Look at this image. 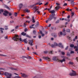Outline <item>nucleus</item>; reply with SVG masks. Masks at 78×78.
<instances>
[{"mask_svg": "<svg viewBox=\"0 0 78 78\" xmlns=\"http://www.w3.org/2000/svg\"><path fill=\"white\" fill-rule=\"evenodd\" d=\"M26 18H27V19H30V18L28 16H26Z\"/></svg>", "mask_w": 78, "mask_h": 78, "instance_id": "50", "label": "nucleus"}, {"mask_svg": "<svg viewBox=\"0 0 78 78\" xmlns=\"http://www.w3.org/2000/svg\"><path fill=\"white\" fill-rule=\"evenodd\" d=\"M33 53H34V54H35V55H37V53H36V52H33Z\"/></svg>", "mask_w": 78, "mask_h": 78, "instance_id": "56", "label": "nucleus"}, {"mask_svg": "<svg viewBox=\"0 0 78 78\" xmlns=\"http://www.w3.org/2000/svg\"><path fill=\"white\" fill-rule=\"evenodd\" d=\"M39 3H36L35 4H34L36 6V5H38Z\"/></svg>", "mask_w": 78, "mask_h": 78, "instance_id": "60", "label": "nucleus"}, {"mask_svg": "<svg viewBox=\"0 0 78 78\" xmlns=\"http://www.w3.org/2000/svg\"><path fill=\"white\" fill-rule=\"evenodd\" d=\"M58 36V35H57V34H56L54 36V37H56Z\"/></svg>", "mask_w": 78, "mask_h": 78, "instance_id": "41", "label": "nucleus"}, {"mask_svg": "<svg viewBox=\"0 0 78 78\" xmlns=\"http://www.w3.org/2000/svg\"><path fill=\"white\" fill-rule=\"evenodd\" d=\"M9 16H11L12 15V13H11L10 12L9 13Z\"/></svg>", "mask_w": 78, "mask_h": 78, "instance_id": "44", "label": "nucleus"}, {"mask_svg": "<svg viewBox=\"0 0 78 78\" xmlns=\"http://www.w3.org/2000/svg\"><path fill=\"white\" fill-rule=\"evenodd\" d=\"M69 48V46H67L65 48V50H68V48Z\"/></svg>", "mask_w": 78, "mask_h": 78, "instance_id": "43", "label": "nucleus"}, {"mask_svg": "<svg viewBox=\"0 0 78 78\" xmlns=\"http://www.w3.org/2000/svg\"><path fill=\"white\" fill-rule=\"evenodd\" d=\"M75 51H78V48L76 49L75 50Z\"/></svg>", "mask_w": 78, "mask_h": 78, "instance_id": "58", "label": "nucleus"}, {"mask_svg": "<svg viewBox=\"0 0 78 78\" xmlns=\"http://www.w3.org/2000/svg\"><path fill=\"white\" fill-rule=\"evenodd\" d=\"M43 59H45V60H48L49 61H50V58H49L48 57H43Z\"/></svg>", "mask_w": 78, "mask_h": 78, "instance_id": "8", "label": "nucleus"}, {"mask_svg": "<svg viewBox=\"0 0 78 78\" xmlns=\"http://www.w3.org/2000/svg\"><path fill=\"white\" fill-rule=\"evenodd\" d=\"M34 9L35 10H39V8L37 7V6H35L34 8Z\"/></svg>", "mask_w": 78, "mask_h": 78, "instance_id": "13", "label": "nucleus"}, {"mask_svg": "<svg viewBox=\"0 0 78 78\" xmlns=\"http://www.w3.org/2000/svg\"><path fill=\"white\" fill-rule=\"evenodd\" d=\"M19 6L20 9H20H21V8H22V6H23V4L22 3L20 4L19 5Z\"/></svg>", "mask_w": 78, "mask_h": 78, "instance_id": "10", "label": "nucleus"}, {"mask_svg": "<svg viewBox=\"0 0 78 78\" xmlns=\"http://www.w3.org/2000/svg\"><path fill=\"white\" fill-rule=\"evenodd\" d=\"M27 25H26V24L25 23H24V25L23 26L24 27H26V26Z\"/></svg>", "mask_w": 78, "mask_h": 78, "instance_id": "61", "label": "nucleus"}, {"mask_svg": "<svg viewBox=\"0 0 78 78\" xmlns=\"http://www.w3.org/2000/svg\"><path fill=\"white\" fill-rule=\"evenodd\" d=\"M38 38H39V39H41V36L39 35L38 36Z\"/></svg>", "mask_w": 78, "mask_h": 78, "instance_id": "62", "label": "nucleus"}, {"mask_svg": "<svg viewBox=\"0 0 78 78\" xmlns=\"http://www.w3.org/2000/svg\"><path fill=\"white\" fill-rule=\"evenodd\" d=\"M3 14L4 16H8V14H7V13H3Z\"/></svg>", "mask_w": 78, "mask_h": 78, "instance_id": "28", "label": "nucleus"}, {"mask_svg": "<svg viewBox=\"0 0 78 78\" xmlns=\"http://www.w3.org/2000/svg\"><path fill=\"white\" fill-rule=\"evenodd\" d=\"M33 78H42V77L38 76H36L34 77Z\"/></svg>", "mask_w": 78, "mask_h": 78, "instance_id": "19", "label": "nucleus"}, {"mask_svg": "<svg viewBox=\"0 0 78 78\" xmlns=\"http://www.w3.org/2000/svg\"><path fill=\"white\" fill-rule=\"evenodd\" d=\"M59 23V20H58L56 21L55 22L56 23Z\"/></svg>", "mask_w": 78, "mask_h": 78, "instance_id": "34", "label": "nucleus"}, {"mask_svg": "<svg viewBox=\"0 0 78 78\" xmlns=\"http://www.w3.org/2000/svg\"><path fill=\"white\" fill-rule=\"evenodd\" d=\"M62 55H65V53L64 52H62Z\"/></svg>", "mask_w": 78, "mask_h": 78, "instance_id": "63", "label": "nucleus"}, {"mask_svg": "<svg viewBox=\"0 0 78 78\" xmlns=\"http://www.w3.org/2000/svg\"><path fill=\"white\" fill-rule=\"evenodd\" d=\"M52 60L55 61H58L59 62V60L58 59V57H54L52 58Z\"/></svg>", "mask_w": 78, "mask_h": 78, "instance_id": "4", "label": "nucleus"}, {"mask_svg": "<svg viewBox=\"0 0 78 78\" xmlns=\"http://www.w3.org/2000/svg\"><path fill=\"white\" fill-rule=\"evenodd\" d=\"M29 44H30V45H33V41H32V40H29Z\"/></svg>", "mask_w": 78, "mask_h": 78, "instance_id": "9", "label": "nucleus"}, {"mask_svg": "<svg viewBox=\"0 0 78 78\" xmlns=\"http://www.w3.org/2000/svg\"><path fill=\"white\" fill-rule=\"evenodd\" d=\"M72 72L73 73H70L69 74L70 75V76H76V72L73 70H72Z\"/></svg>", "mask_w": 78, "mask_h": 78, "instance_id": "5", "label": "nucleus"}, {"mask_svg": "<svg viewBox=\"0 0 78 78\" xmlns=\"http://www.w3.org/2000/svg\"><path fill=\"white\" fill-rule=\"evenodd\" d=\"M51 15H52V16H53L54 17L53 18V19H54L55 20L56 19V17H55L54 16H55V14H52Z\"/></svg>", "mask_w": 78, "mask_h": 78, "instance_id": "23", "label": "nucleus"}, {"mask_svg": "<svg viewBox=\"0 0 78 78\" xmlns=\"http://www.w3.org/2000/svg\"><path fill=\"white\" fill-rule=\"evenodd\" d=\"M67 38H68V39H69V40H70V38H71V37L68 36L67 37Z\"/></svg>", "mask_w": 78, "mask_h": 78, "instance_id": "33", "label": "nucleus"}, {"mask_svg": "<svg viewBox=\"0 0 78 78\" xmlns=\"http://www.w3.org/2000/svg\"><path fill=\"white\" fill-rule=\"evenodd\" d=\"M71 4L73 5L74 4V2L72 1L71 2Z\"/></svg>", "mask_w": 78, "mask_h": 78, "instance_id": "40", "label": "nucleus"}, {"mask_svg": "<svg viewBox=\"0 0 78 78\" xmlns=\"http://www.w3.org/2000/svg\"><path fill=\"white\" fill-rule=\"evenodd\" d=\"M5 13H6V14H8V12L7 11H5Z\"/></svg>", "mask_w": 78, "mask_h": 78, "instance_id": "45", "label": "nucleus"}, {"mask_svg": "<svg viewBox=\"0 0 78 78\" xmlns=\"http://www.w3.org/2000/svg\"><path fill=\"white\" fill-rule=\"evenodd\" d=\"M53 17H54L53 16V15H51L48 20L46 21V23H48V22L51 21V20L53 19Z\"/></svg>", "mask_w": 78, "mask_h": 78, "instance_id": "3", "label": "nucleus"}, {"mask_svg": "<svg viewBox=\"0 0 78 78\" xmlns=\"http://www.w3.org/2000/svg\"><path fill=\"white\" fill-rule=\"evenodd\" d=\"M21 35H23V36H25L26 35V33H24V32H22L21 34Z\"/></svg>", "mask_w": 78, "mask_h": 78, "instance_id": "20", "label": "nucleus"}, {"mask_svg": "<svg viewBox=\"0 0 78 78\" xmlns=\"http://www.w3.org/2000/svg\"><path fill=\"white\" fill-rule=\"evenodd\" d=\"M71 14L72 15H71L72 17L73 16H74V13H73V12H72Z\"/></svg>", "mask_w": 78, "mask_h": 78, "instance_id": "42", "label": "nucleus"}, {"mask_svg": "<svg viewBox=\"0 0 78 78\" xmlns=\"http://www.w3.org/2000/svg\"><path fill=\"white\" fill-rule=\"evenodd\" d=\"M33 33L34 34H36V30H34L33 31Z\"/></svg>", "mask_w": 78, "mask_h": 78, "instance_id": "36", "label": "nucleus"}, {"mask_svg": "<svg viewBox=\"0 0 78 78\" xmlns=\"http://www.w3.org/2000/svg\"><path fill=\"white\" fill-rule=\"evenodd\" d=\"M5 39H8V37L6 36L4 37Z\"/></svg>", "mask_w": 78, "mask_h": 78, "instance_id": "53", "label": "nucleus"}, {"mask_svg": "<svg viewBox=\"0 0 78 78\" xmlns=\"http://www.w3.org/2000/svg\"><path fill=\"white\" fill-rule=\"evenodd\" d=\"M48 4V2H47L44 5H47Z\"/></svg>", "mask_w": 78, "mask_h": 78, "instance_id": "57", "label": "nucleus"}, {"mask_svg": "<svg viewBox=\"0 0 78 78\" xmlns=\"http://www.w3.org/2000/svg\"><path fill=\"white\" fill-rule=\"evenodd\" d=\"M26 12H27V13H28V12H30V11L28 9H26Z\"/></svg>", "mask_w": 78, "mask_h": 78, "instance_id": "27", "label": "nucleus"}, {"mask_svg": "<svg viewBox=\"0 0 78 78\" xmlns=\"http://www.w3.org/2000/svg\"><path fill=\"white\" fill-rule=\"evenodd\" d=\"M39 24H37L35 26L36 28H37V27H38V26H39Z\"/></svg>", "mask_w": 78, "mask_h": 78, "instance_id": "30", "label": "nucleus"}, {"mask_svg": "<svg viewBox=\"0 0 78 78\" xmlns=\"http://www.w3.org/2000/svg\"><path fill=\"white\" fill-rule=\"evenodd\" d=\"M21 74L22 75V77H24V78H25L26 77H27L28 76V75L25 73H21Z\"/></svg>", "mask_w": 78, "mask_h": 78, "instance_id": "7", "label": "nucleus"}, {"mask_svg": "<svg viewBox=\"0 0 78 78\" xmlns=\"http://www.w3.org/2000/svg\"><path fill=\"white\" fill-rule=\"evenodd\" d=\"M66 61V59H65L63 58L62 60H59V62H65Z\"/></svg>", "mask_w": 78, "mask_h": 78, "instance_id": "11", "label": "nucleus"}, {"mask_svg": "<svg viewBox=\"0 0 78 78\" xmlns=\"http://www.w3.org/2000/svg\"><path fill=\"white\" fill-rule=\"evenodd\" d=\"M62 35H63V36H66V33H64V34L63 33Z\"/></svg>", "mask_w": 78, "mask_h": 78, "instance_id": "52", "label": "nucleus"}, {"mask_svg": "<svg viewBox=\"0 0 78 78\" xmlns=\"http://www.w3.org/2000/svg\"><path fill=\"white\" fill-rule=\"evenodd\" d=\"M54 45H55V47L56 46H58V44L57 43H56V42H54Z\"/></svg>", "mask_w": 78, "mask_h": 78, "instance_id": "26", "label": "nucleus"}, {"mask_svg": "<svg viewBox=\"0 0 78 78\" xmlns=\"http://www.w3.org/2000/svg\"><path fill=\"white\" fill-rule=\"evenodd\" d=\"M58 46L59 47H60V48H64V47L63 46V45H62V44L61 43H59V44H58Z\"/></svg>", "mask_w": 78, "mask_h": 78, "instance_id": "6", "label": "nucleus"}, {"mask_svg": "<svg viewBox=\"0 0 78 78\" xmlns=\"http://www.w3.org/2000/svg\"><path fill=\"white\" fill-rule=\"evenodd\" d=\"M66 31V32H67L68 33H70V30L69 29H67Z\"/></svg>", "mask_w": 78, "mask_h": 78, "instance_id": "17", "label": "nucleus"}, {"mask_svg": "<svg viewBox=\"0 0 78 78\" xmlns=\"http://www.w3.org/2000/svg\"><path fill=\"white\" fill-rule=\"evenodd\" d=\"M44 53H45V54H46L48 53V51H44Z\"/></svg>", "mask_w": 78, "mask_h": 78, "instance_id": "49", "label": "nucleus"}, {"mask_svg": "<svg viewBox=\"0 0 78 78\" xmlns=\"http://www.w3.org/2000/svg\"><path fill=\"white\" fill-rule=\"evenodd\" d=\"M69 64L72 65V64H73V62H69Z\"/></svg>", "mask_w": 78, "mask_h": 78, "instance_id": "47", "label": "nucleus"}, {"mask_svg": "<svg viewBox=\"0 0 78 78\" xmlns=\"http://www.w3.org/2000/svg\"><path fill=\"white\" fill-rule=\"evenodd\" d=\"M51 47H52V48H54L55 47V45H54L53 44H52L51 45Z\"/></svg>", "mask_w": 78, "mask_h": 78, "instance_id": "29", "label": "nucleus"}, {"mask_svg": "<svg viewBox=\"0 0 78 78\" xmlns=\"http://www.w3.org/2000/svg\"><path fill=\"white\" fill-rule=\"evenodd\" d=\"M5 7L6 8L8 9H9V10H10V9L9 8V7H8V6L6 5H5Z\"/></svg>", "mask_w": 78, "mask_h": 78, "instance_id": "15", "label": "nucleus"}, {"mask_svg": "<svg viewBox=\"0 0 78 78\" xmlns=\"http://www.w3.org/2000/svg\"><path fill=\"white\" fill-rule=\"evenodd\" d=\"M55 9H56V10L57 11V10H58L59 9H58V7H55Z\"/></svg>", "mask_w": 78, "mask_h": 78, "instance_id": "38", "label": "nucleus"}, {"mask_svg": "<svg viewBox=\"0 0 78 78\" xmlns=\"http://www.w3.org/2000/svg\"><path fill=\"white\" fill-rule=\"evenodd\" d=\"M67 3H65L63 5V6H67Z\"/></svg>", "mask_w": 78, "mask_h": 78, "instance_id": "37", "label": "nucleus"}, {"mask_svg": "<svg viewBox=\"0 0 78 78\" xmlns=\"http://www.w3.org/2000/svg\"><path fill=\"white\" fill-rule=\"evenodd\" d=\"M11 69H12V70H17V69L16 68H11Z\"/></svg>", "mask_w": 78, "mask_h": 78, "instance_id": "22", "label": "nucleus"}, {"mask_svg": "<svg viewBox=\"0 0 78 78\" xmlns=\"http://www.w3.org/2000/svg\"><path fill=\"white\" fill-rule=\"evenodd\" d=\"M70 53H71V54L72 53H74V51H71Z\"/></svg>", "mask_w": 78, "mask_h": 78, "instance_id": "59", "label": "nucleus"}, {"mask_svg": "<svg viewBox=\"0 0 78 78\" xmlns=\"http://www.w3.org/2000/svg\"><path fill=\"white\" fill-rule=\"evenodd\" d=\"M41 36L42 37H44V36H45V34H42Z\"/></svg>", "mask_w": 78, "mask_h": 78, "instance_id": "46", "label": "nucleus"}, {"mask_svg": "<svg viewBox=\"0 0 78 78\" xmlns=\"http://www.w3.org/2000/svg\"><path fill=\"white\" fill-rule=\"evenodd\" d=\"M63 34H62V32H59L58 33L59 36V37H61V35H62Z\"/></svg>", "mask_w": 78, "mask_h": 78, "instance_id": "12", "label": "nucleus"}, {"mask_svg": "<svg viewBox=\"0 0 78 78\" xmlns=\"http://www.w3.org/2000/svg\"><path fill=\"white\" fill-rule=\"evenodd\" d=\"M14 78H21V77L20 76H15L14 77Z\"/></svg>", "mask_w": 78, "mask_h": 78, "instance_id": "25", "label": "nucleus"}, {"mask_svg": "<svg viewBox=\"0 0 78 78\" xmlns=\"http://www.w3.org/2000/svg\"><path fill=\"white\" fill-rule=\"evenodd\" d=\"M32 22L33 23H35V20H34V16L32 17Z\"/></svg>", "mask_w": 78, "mask_h": 78, "instance_id": "18", "label": "nucleus"}, {"mask_svg": "<svg viewBox=\"0 0 78 78\" xmlns=\"http://www.w3.org/2000/svg\"><path fill=\"white\" fill-rule=\"evenodd\" d=\"M19 28V26H17L16 27H15V29H17Z\"/></svg>", "mask_w": 78, "mask_h": 78, "instance_id": "51", "label": "nucleus"}, {"mask_svg": "<svg viewBox=\"0 0 78 78\" xmlns=\"http://www.w3.org/2000/svg\"><path fill=\"white\" fill-rule=\"evenodd\" d=\"M76 60H77V62H78V57L76 58Z\"/></svg>", "mask_w": 78, "mask_h": 78, "instance_id": "64", "label": "nucleus"}, {"mask_svg": "<svg viewBox=\"0 0 78 78\" xmlns=\"http://www.w3.org/2000/svg\"><path fill=\"white\" fill-rule=\"evenodd\" d=\"M27 59H31V57L30 56H27Z\"/></svg>", "mask_w": 78, "mask_h": 78, "instance_id": "21", "label": "nucleus"}, {"mask_svg": "<svg viewBox=\"0 0 78 78\" xmlns=\"http://www.w3.org/2000/svg\"><path fill=\"white\" fill-rule=\"evenodd\" d=\"M67 56H70V54H69V53H67Z\"/></svg>", "mask_w": 78, "mask_h": 78, "instance_id": "39", "label": "nucleus"}, {"mask_svg": "<svg viewBox=\"0 0 78 78\" xmlns=\"http://www.w3.org/2000/svg\"><path fill=\"white\" fill-rule=\"evenodd\" d=\"M67 22H69L70 21V19H67Z\"/></svg>", "mask_w": 78, "mask_h": 78, "instance_id": "48", "label": "nucleus"}, {"mask_svg": "<svg viewBox=\"0 0 78 78\" xmlns=\"http://www.w3.org/2000/svg\"><path fill=\"white\" fill-rule=\"evenodd\" d=\"M4 11L3 9H1L0 10V12H1V13L2 12H3Z\"/></svg>", "mask_w": 78, "mask_h": 78, "instance_id": "32", "label": "nucleus"}, {"mask_svg": "<svg viewBox=\"0 0 78 78\" xmlns=\"http://www.w3.org/2000/svg\"><path fill=\"white\" fill-rule=\"evenodd\" d=\"M17 13H15V16L16 17L17 16Z\"/></svg>", "mask_w": 78, "mask_h": 78, "instance_id": "54", "label": "nucleus"}, {"mask_svg": "<svg viewBox=\"0 0 78 78\" xmlns=\"http://www.w3.org/2000/svg\"><path fill=\"white\" fill-rule=\"evenodd\" d=\"M50 12L51 14H53V13H55V10H53L52 11H51Z\"/></svg>", "mask_w": 78, "mask_h": 78, "instance_id": "14", "label": "nucleus"}, {"mask_svg": "<svg viewBox=\"0 0 78 78\" xmlns=\"http://www.w3.org/2000/svg\"><path fill=\"white\" fill-rule=\"evenodd\" d=\"M23 41H24V42L25 43V44H27V43H28V41H27V39H24Z\"/></svg>", "mask_w": 78, "mask_h": 78, "instance_id": "16", "label": "nucleus"}, {"mask_svg": "<svg viewBox=\"0 0 78 78\" xmlns=\"http://www.w3.org/2000/svg\"><path fill=\"white\" fill-rule=\"evenodd\" d=\"M13 39L15 41H18L19 40L20 41H22V38H20L19 39V36L16 34L15 35L14 37L13 38Z\"/></svg>", "mask_w": 78, "mask_h": 78, "instance_id": "1", "label": "nucleus"}, {"mask_svg": "<svg viewBox=\"0 0 78 78\" xmlns=\"http://www.w3.org/2000/svg\"><path fill=\"white\" fill-rule=\"evenodd\" d=\"M70 47L71 48H73V47H74V45L73 44H71L70 45Z\"/></svg>", "mask_w": 78, "mask_h": 78, "instance_id": "24", "label": "nucleus"}, {"mask_svg": "<svg viewBox=\"0 0 78 78\" xmlns=\"http://www.w3.org/2000/svg\"><path fill=\"white\" fill-rule=\"evenodd\" d=\"M56 4L57 5H61L60 4H59V3H56Z\"/></svg>", "mask_w": 78, "mask_h": 78, "instance_id": "55", "label": "nucleus"}, {"mask_svg": "<svg viewBox=\"0 0 78 78\" xmlns=\"http://www.w3.org/2000/svg\"><path fill=\"white\" fill-rule=\"evenodd\" d=\"M4 75L7 76V78H11L12 76V75L11 74L6 72L4 73Z\"/></svg>", "mask_w": 78, "mask_h": 78, "instance_id": "2", "label": "nucleus"}, {"mask_svg": "<svg viewBox=\"0 0 78 78\" xmlns=\"http://www.w3.org/2000/svg\"><path fill=\"white\" fill-rule=\"evenodd\" d=\"M26 37H29V38H31V37L28 35H26Z\"/></svg>", "mask_w": 78, "mask_h": 78, "instance_id": "31", "label": "nucleus"}, {"mask_svg": "<svg viewBox=\"0 0 78 78\" xmlns=\"http://www.w3.org/2000/svg\"><path fill=\"white\" fill-rule=\"evenodd\" d=\"M74 48H78V47H77L76 46H74Z\"/></svg>", "mask_w": 78, "mask_h": 78, "instance_id": "35", "label": "nucleus"}]
</instances>
